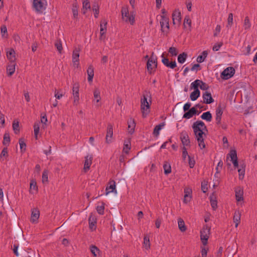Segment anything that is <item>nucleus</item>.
<instances>
[{
	"mask_svg": "<svg viewBox=\"0 0 257 257\" xmlns=\"http://www.w3.org/2000/svg\"><path fill=\"white\" fill-rule=\"evenodd\" d=\"M173 23L174 25H179L181 20V13L179 10H175L172 14Z\"/></svg>",
	"mask_w": 257,
	"mask_h": 257,
	"instance_id": "obj_14",
	"label": "nucleus"
},
{
	"mask_svg": "<svg viewBox=\"0 0 257 257\" xmlns=\"http://www.w3.org/2000/svg\"><path fill=\"white\" fill-rule=\"evenodd\" d=\"M105 191L106 195L108 194L110 192H116L115 190V182L114 181L111 180L109 182V186L106 187Z\"/></svg>",
	"mask_w": 257,
	"mask_h": 257,
	"instance_id": "obj_19",
	"label": "nucleus"
},
{
	"mask_svg": "<svg viewBox=\"0 0 257 257\" xmlns=\"http://www.w3.org/2000/svg\"><path fill=\"white\" fill-rule=\"evenodd\" d=\"M208 52L207 51H203L202 54L198 56L197 58V61L198 63H202L204 61L205 58L207 56Z\"/></svg>",
	"mask_w": 257,
	"mask_h": 257,
	"instance_id": "obj_34",
	"label": "nucleus"
},
{
	"mask_svg": "<svg viewBox=\"0 0 257 257\" xmlns=\"http://www.w3.org/2000/svg\"><path fill=\"white\" fill-rule=\"evenodd\" d=\"M96 224V219L94 217L91 215L89 217V227L91 229L93 230L95 228V226Z\"/></svg>",
	"mask_w": 257,
	"mask_h": 257,
	"instance_id": "obj_39",
	"label": "nucleus"
},
{
	"mask_svg": "<svg viewBox=\"0 0 257 257\" xmlns=\"http://www.w3.org/2000/svg\"><path fill=\"white\" fill-rule=\"evenodd\" d=\"M15 63H11V64L7 66V71L8 76H11L14 73L15 71Z\"/></svg>",
	"mask_w": 257,
	"mask_h": 257,
	"instance_id": "obj_26",
	"label": "nucleus"
},
{
	"mask_svg": "<svg viewBox=\"0 0 257 257\" xmlns=\"http://www.w3.org/2000/svg\"><path fill=\"white\" fill-rule=\"evenodd\" d=\"M189 158V165L191 168H192L194 167L195 165V161L193 159H191L190 157L188 156Z\"/></svg>",
	"mask_w": 257,
	"mask_h": 257,
	"instance_id": "obj_63",
	"label": "nucleus"
},
{
	"mask_svg": "<svg viewBox=\"0 0 257 257\" xmlns=\"http://www.w3.org/2000/svg\"><path fill=\"white\" fill-rule=\"evenodd\" d=\"M92 10L94 13V17L97 18L99 14V7L97 5H94L92 7Z\"/></svg>",
	"mask_w": 257,
	"mask_h": 257,
	"instance_id": "obj_54",
	"label": "nucleus"
},
{
	"mask_svg": "<svg viewBox=\"0 0 257 257\" xmlns=\"http://www.w3.org/2000/svg\"><path fill=\"white\" fill-rule=\"evenodd\" d=\"M168 52L170 54L171 56H176L178 55V50L174 47H171L169 49Z\"/></svg>",
	"mask_w": 257,
	"mask_h": 257,
	"instance_id": "obj_44",
	"label": "nucleus"
},
{
	"mask_svg": "<svg viewBox=\"0 0 257 257\" xmlns=\"http://www.w3.org/2000/svg\"><path fill=\"white\" fill-rule=\"evenodd\" d=\"M200 88L203 90H206L208 89L209 87L208 85L205 82H203L201 80V82H200Z\"/></svg>",
	"mask_w": 257,
	"mask_h": 257,
	"instance_id": "obj_58",
	"label": "nucleus"
},
{
	"mask_svg": "<svg viewBox=\"0 0 257 257\" xmlns=\"http://www.w3.org/2000/svg\"><path fill=\"white\" fill-rule=\"evenodd\" d=\"M90 6L89 4V2L87 0L84 1L83 2V9L84 10L83 13L85 14L86 11L88 9H90Z\"/></svg>",
	"mask_w": 257,
	"mask_h": 257,
	"instance_id": "obj_49",
	"label": "nucleus"
},
{
	"mask_svg": "<svg viewBox=\"0 0 257 257\" xmlns=\"http://www.w3.org/2000/svg\"><path fill=\"white\" fill-rule=\"evenodd\" d=\"M90 250L94 257H100V250L95 245H91L90 246Z\"/></svg>",
	"mask_w": 257,
	"mask_h": 257,
	"instance_id": "obj_24",
	"label": "nucleus"
},
{
	"mask_svg": "<svg viewBox=\"0 0 257 257\" xmlns=\"http://www.w3.org/2000/svg\"><path fill=\"white\" fill-rule=\"evenodd\" d=\"M202 119L206 120L207 121H211L212 119V114L210 111L204 112L201 116Z\"/></svg>",
	"mask_w": 257,
	"mask_h": 257,
	"instance_id": "obj_32",
	"label": "nucleus"
},
{
	"mask_svg": "<svg viewBox=\"0 0 257 257\" xmlns=\"http://www.w3.org/2000/svg\"><path fill=\"white\" fill-rule=\"evenodd\" d=\"M105 203L104 202H101L100 205H98L96 207V210L97 212L101 215L104 214Z\"/></svg>",
	"mask_w": 257,
	"mask_h": 257,
	"instance_id": "obj_41",
	"label": "nucleus"
},
{
	"mask_svg": "<svg viewBox=\"0 0 257 257\" xmlns=\"http://www.w3.org/2000/svg\"><path fill=\"white\" fill-rule=\"evenodd\" d=\"M207 249L205 248H202L201 257H207Z\"/></svg>",
	"mask_w": 257,
	"mask_h": 257,
	"instance_id": "obj_64",
	"label": "nucleus"
},
{
	"mask_svg": "<svg viewBox=\"0 0 257 257\" xmlns=\"http://www.w3.org/2000/svg\"><path fill=\"white\" fill-rule=\"evenodd\" d=\"M191 105V104L189 102H187L184 104L183 106V110L185 112L189 110L190 109V107Z\"/></svg>",
	"mask_w": 257,
	"mask_h": 257,
	"instance_id": "obj_62",
	"label": "nucleus"
},
{
	"mask_svg": "<svg viewBox=\"0 0 257 257\" xmlns=\"http://www.w3.org/2000/svg\"><path fill=\"white\" fill-rule=\"evenodd\" d=\"M186 25H188L189 28L190 29L191 26V21L188 17H185L184 19V26L185 28H186Z\"/></svg>",
	"mask_w": 257,
	"mask_h": 257,
	"instance_id": "obj_53",
	"label": "nucleus"
},
{
	"mask_svg": "<svg viewBox=\"0 0 257 257\" xmlns=\"http://www.w3.org/2000/svg\"><path fill=\"white\" fill-rule=\"evenodd\" d=\"M163 168L164 170V173L168 175L171 172V167L170 163L167 161L164 162L163 165Z\"/></svg>",
	"mask_w": 257,
	"mask_h": 257,
	"instance_id": "obj_33",
	"label": "nucleus"
},
{
	"mask_svg": "<svg viewBox=\"0 0 257 257\" xmlns=\"http://www.w3.org/2000/svg\"><path fill=\"white\" fill-rule=\"evenodd\" d=\"M1 34L3 37L7 38V36H5V34L7 33V28L5 25L2 26L1 28Z\"/></svg>",
	"mask_w": 257,
	"mask_h": 257,
	"instance_id": "obj_55",
	"label": "nucleus"
},
{
	"mask_svg": "<svg viewBox=\"0 0 257 257\" xmlns=\"http://www.w3.org/2000/svg\"><path fill=\"white\" fill-rule=\"evenodd\" d=\"M79 48H75L72 54V61L73 63H78L79 61Z\"/></svg>",
	"mask_w": 257,
	"mask_h": 257,
	"instance_id": "obj_21",
	"label": "nucleus"
},
{
	"mask_svg": "<svg viewBox=\"0 0 257 257\" xmlns=\"http://www.w3.org/2000/svg\"><path fill=\"white\" fill-rule=\"evenodd\" d=\"M160 25L162 32L167 35L169 32V18L165 17L164 15L162 16L161 20H160Z\"/></svg>",
	"mask_w": 257,
	"mask_h": 257,
	"instance_id": "obj_8",
	"label": "nucleus"
},
{
	"mask_svg": "<svg viewBox=\"0 0 257 257\" xmlns=\"http://www.w3.org/2000/svg\"><path fill=\"white\" fill-rule=\"evenodd\" d=\"M19 144L20 146V149L22 152H24L26 150V145L24 142V139L21 138L19 140Z\"/></svg>",
	"mask_w": 257,
	"mask_h": 257,
	"instance_id": "obj_46",
	"label": "nucleus"
},
{
	"mask_svg": "<svg viewBox=\"0 0 257 257\" xmlns=\"http://www.w3.org/2000/svg\"><path fill=\"white\" fill-rule=\"evenodd\" d=\"M93 94H94V97L95 99L96 102L97 103H98V102H99V101L101 99L100 96V92H99V90L97 89H95L94 91Z\"/></svg>",
	"mask_w": 257,
	"mask_h": 257,
	"instance_id": "obj_45",
	"label": "nucleus"
},
{
	"mask_svg": "<svg viewBox=\"0 0 257 257\" xmlns=\"http://www.w3.org/2000/svg\"><path fill=\"white\" fill-rule=\"evenodd\" d=\"M107 23L105 20H101L100 22V37L99 39L101 40H104L105 38L104 34L106 31V25Z\"/></svg>",
	"mask_w": 257,
	"mask_h": 257,
	"instance_id": "obj_11",
	"label": "nucleus"
},
{
	"mask_svg": "<svg viewBox=\"0 0 257 257\" xmlns=\"http://www.w3.org/2000/svg\"><path fill=\"white\" fill-rule=\"evenodd\" d=\"M147 96L143 95L141 99V108L143 117H146L150 112V104L147 100Z\"/></svg>",
	"mask_w": 257,
	"mask_h": 257,
	"instance_id": "obj_2",
	"label": "nucleus"
},
{
	"mask_svg": "<svg viewBox=\"0 0 257 257\" xmlns=\"http://www.w3.org/2000/svg\"><path fill=\"white\" fill-rule=\"evenodd\" d=\"M235 73V69L232 67L225 69L221 73V77L224 80H227L232 77Z\"/></svg>",
	"mask_w": 257,
	"mask_h": 257,
	"instance_id": "obj_9",
	"label": "nucleus"
},
{
	"mask_svg": "<svg viewBox=\"0 0 257 257\" xmlns=\"http://www.w3.org/2000/svg\"><path fill=\"white\" fill-rule=\"evenodd\" d=\"M8 149L7 147L4 148L1 154V158L6 157L8 156Z\"/></svg>",
	"mask_w": 257,
	"mask_h": 257,
	"instance_id": "obj_61",
	"label": "nucleus"
},
{
	"mask_svg": "<svg viewBox=\"0 0 257 257\" xmlns=\"http://www.w3.org/2000/svg\"><path fill=\"white\" fill-rule=\"evenodd\" d=\"M228 155L230 157L231 161H232L234 167L235 168L238 167V163L236 151L234 150H231Z\"/></svg>",
	"mask_w": 257,
	"mask_h": 257,
	"instance_id": "obj_13",
	"label": "nucleus"
},
{
	"mask_svg": "<svg viewBox=\"0 0 257 257\" xmlns=\"http://www.w3.org/2000/svg\"><path fill=\"white\" fill-rule=\"evenodd\" d=\"M223 45V43L222 42H219L218 43H217L215 45H214L213 47V50L214 51H217L219 50V49H220V48Z\"/></svg>",
	"mask_w": 257,
	"mask_h": 257,
	"instance_id": "obj_59",
	"label": "nucleus"
},
{
	"mask_svg": "<svg viewBox=\"0 0 257 257\" xmlns=\"http://www.w3.org/2000/svg\"><path fill=\"white\" fill-rule=\"evenodd\" d=\"M38 189L36 182L35 181H31L30 183V192L32 193V190L37 191Z\"/></svg>",
	"mask_w": 257,
	"mask_h": 257,
	"instance_id": "obj_48",
	"label": "nucleus"
},
{
	"mask_svg": "<svg viewBox=\"0 0 257 257\" xmlns=\"http://www.w3.org/2000/svg\"><path fill=\"white\" fill-rule=\"evenodd\" d=\"M55 46L57 48L58 51L60 53H61V51L62 50V43L60 39L57 40L55 43Z\"/></svg>",
	"mask_w": 257,
	"mask_h": 257,
	"instance_id": "obj_47",
	"label": "nucleus"
},
{
	"mask_svg": "<svg viewBox=\"0 0 257 257\" xmlns=\"http://www.w3.org/2000/svg\"><path fill=\"white\" fill-rule=\"evenodd\" d=\"M16 52L13 49H10L7 50L6 55L7 58L10 60L11 63H15L16 61Z\"/></svg>",
	"mask_w": 257,
	"mask_h": 257,
	"instance_id": "obj_17",
	"label": "nucleus"
},
{
	"mask_svg": "<svg viewBox=\"0 0 257 257\" xmlns=\"http://www.w3.org/2000/svg\"><path fill=\"white\" fill-rule=\"evenodd\" d=\"M113 136V126L111 124L109 123L107 125L106 135V143L109 144L111 142V138Z\"/></svg>",
	"mask_w": 257,
	"mask_h": 257,
	"instance_id": "obj_12",
	"label": "nucleus"
},
{
	"mask_svg": "<svg viewBox=\"0 0 257 257\" xmlns=\"http://www.w3.org/2000/svg\"><path fill=\"white\" fill-rule=\"evenodd\" d=\"M92 157L87 156L85 157V160L83 170L84 172H87L90 169V167L92 164Z\"/></svg>",
	"mask_w": 257,
	"mask_h": 257,
	"instance_id": "obj_20",
	"label": "nucleus"
},
{
	"mask_svg": "<svg viewBox=\"0 0 257 257\" xmlns=\"http://www.w3.org/2000/svg\"><path fill=\"white\" fill-rule=\"evenodd\" d=\"M200 82H201V80H200L197 79L195 80L191 84V89H194V90L198 89V87H200Z\"/></svg>",
	"mask_w": 257,
	"mask_h": 257,
	"instance_id": "obj_40",
	"label": "nucleus"
},
{
	"mask_svg": "<svg viewBox=\"0 0 257 257\" xmlns=\"http://www.w3.org/2000/svg\"><path fill=\"white\" fill-rule=\"evenodd\" d=\"M165 125V122H162L159 124V125H157L153 131V135L156 136L158 137L160 134L159 132L160 131L162 128V127Z\"/></svg>",
	"mask_w": 257,
	"mask_h": 257,
	"instance_id": "obj_29",
	"label": "nucleus"
},
{
	"mask_svg": "<svg viewBox=\"0 0 257 257\" xmlns=\"http://www.w3.org/2000/svg\"><path fill=\"white\" fill-rule=\"evenodd\" d=\"M202 97L204 103L210 104L214 102V99L212 97L211 93L208 91H205L203 93Z\"/></svg>",
	"mask_w": 257,
	"mask_h": 257,
	"instance_id": "obj_15",
	"label": "nucleus"
},
{
	"mask_svg": "<svg viewBox=\"0 0 257 257\" xmlns=\"http://www.w3.org/2000/svg\"><path fill=\"white\" fill-rule=\"evenodd\" d=\"M178 224L179 229L181 231L184 232L186 230L187 228L185 226L184 221L182 218H180L178 219Z\"/></svg>",
	"mask_w": 257,
	"mask_h": 257,
	"instance_id": "obj_31",
	"label": "nucleus"
},
{
	"mask_svg": "<svg viewBox=\"0 0 257 257\" xmlns=\"http://www.w3.org/2000/svg\"><path fill=\"white\" fill-rule=\"evenodd\" d=\"M240 216L241 214L238 210H236L234 213L233 216V221L235 223V227L236 228L240 220Z\"/></svg>",
	"mask_w": 257,
	"mask_h": 257,
	"instance_id": "obj_25",
	"label": "nucleus"
},
{
	"mask_svg": "<svg viewBox=\"0 0 257 257\" xmlns=\"http://www.w3.org/2000/svg\"><path fill=\"white\" fill-rule=\"evenodd\" d=\"M10 142V137L9 133L6 132L4 135V140L3 144L4 146H7L9 145Z\"/></svg>",
	"mask_w": 257,
	"mask_h": 257,
	"instance_id": "obj_37",
	"label": "nucleus"
},
{
	"mask_svg": "<svg viewBox=\"0 0 257 257\" xmlns=\"http://www.w3.org/2000/svg\"><path fill=\"white\" fill-rule=\"evenodd\" d=\"M34 135L36 139H37V136L39 132V125L38 124H35L34 126Z\"/></svg>",
	"mask_w": 257,
	"mask_h": 257,
	"instance_id": "obj_60",
	"label": "nucleus"
},
{
	"mask_svg": "<svg viewBox=\"0 0 257 257\" xmlns=\"http://www.w3.org/2000/svg\"><path fill=\"white\" fill-rule=\"evenodd\" d=\"M79 84L77 82L73 84L72 87V95L73 97V105H77L79 100Z\"/></svg>",
	"mask_w": 257,
	"mask_h": 257,
	"instance_id": "obj_7",
	"label": "nucleus"
},
{
	"mask_svg": "<svg viewBox=\"0 0 257 257\" xmlns=\"http://www.w3.org/2000/svg\"><path fill=\"white\" fill-rule=\"evenodd\" d=\"M199 112H198L197 110L195 108V107H193L190 108L187 111H186L185 113L183 115V118L189 119L191 118L194 115L197 114H199Z\"/></svg>",
	"mask_w": 257,
	"mask_h": 257,
	"instance_id": "obj_16",
	"label": "nucleus"
},
{
	"mask_svg": "<svg viewBox=\"0 0 257 257\" xmlns=\"http://www.w3.org/2000/svg\"><path fill=\"white\" fill-rule=\"evenodd\" d=\"M130 149H131L130 143L129 142H124L123 151L125 153L127 154Z\"/></svg>",
	"mask_w": 257,
	"mask_h": 257,
	"instance_id": "obj_51",
	"label": "nucleus"
},
{
	"mask_svg": "<svg viewBox=\"0 0 257 257\" xmlns=\"http://www.w3.org/2000/svg\"><path fill=\"white\" fill-rule=\"evenodd\" d=\"M233 14L232 13H230L228 15L227 18V24L226 25V27L228 28H230L233 24Z\"/></svg>",
	"mask_w": 257,
	"mask_h": 257,
	"instance_id": "obj_43",
	"label": "nucleus"
},
{
	"mask_svg": "<svg viewBox=\"0 0 257 257\" xmlns=\"http://www.w3.org/2000/svg\"><path fill=\"white\" fill-rule=\"evenodd\" d=\"M210 203L212 208L213 210H215L217 207V202L215 199H213L212 197L210 198Z\"/></svg>",
	"mask_w": 257,
	"mask_h": 257,
	"instance_id": "obj_56",
	"label": "nucleus"
},
{
	"mask_svg": "<svg viewBox=\"0 0 257 257\" xmlns=\"http://www.w3.org/2000/svg\"><path fill=\"white\" fill-rule=\"evenodd\" d=\"M180 139L182 143L185 146L189 145L190 140L187 133L186 132H182L180 134Z\"/></svg>",
	"mask_w": 257,
	"mask_h": 257,
	"instance_id": "obj_18",
	"label": "nucleus"
},
{
	"mask_svg": "<svg viewBox=\"0 0 257 257\" xmlns=\"http://www.w3.org/2000/svg\"><path fill=\"white\" fill-rule=\"evenodd\" d=\"M143 245L146 249H149L150 247V238L148 234H146L144 236Z\"/></svg>",
	"mask_w": 257,
	"mask_h": 257,
	"instance_id": "obj_35",
	"label": "nucleus"
},
{
	"mask_svg": "<svg viewBox=\"0 0 257 257\" xmlns=\"http://www.w3.org/2000/svg\"><path fill=\"white\" fill-rule=\"evenodd\" d=\"M48 181V171L45 170L42 174V182L43 183L47 182Z\"/></svg>",
	"mask_w": 257,
	"mask_h": 257,
	"instance_id": "obj_52",
	"label": "nucleus"
},
{
	"mask_svg": "<svg viewBox=\"0 0 257 257\" xmlns=\"http://www.w3.org/2000/svg\"><path fill=\"white\" fill-rule=\"evenodd\" d=\"M210 228L207 225H204L203 229L200 231V238L204 245L207 243L209 237Z\"/></svg>",
	"mask_w": 257,
	"mask_h": 257,
	"instance_id": "obj_5",
	"label": "nucleus"
},
{
	"mask_svg": "<svg viewBox=\"0 0 257 257\" xmlns=\"http://www.w3.org/2000/svg\"><path fill=\"white\" fill-rule=\"evenodd\" d=\"M33 6L37 12L41 13L45 10L46 4L45 0H33Z\"/></svg>",
	"mask_w": 257,
	"mask_h": 257,
	"instance_id": "obj_6",
	"label": "nucleus"
},
{
	"mask_svg": "<svg viewBox=\"0 0 257 257\" xmlns=\"http://www.w3.org/2000/svg\"><path fill=\"white\" fill-rule=\"evenodd\" d=\"M161 57L162 58V63L166 67L171 69H174L177 66L176 61H174L170 62L169 59L165 56L164 53L162 54Z\"/></svg>",
	"mask_w": 257,
	"mask_h": 257,
	"instance_id": "obj_10",
	"label": "nucleus"
},
{
	"mask_svg": "<svg viewBox=\"0 0 257 257\" xmlns=\"http://www.w3.org/2000/svg\"><path fill=\"white\" fill-rule=\"evenodd\" d=\"M127 123L128 133L132 134L134 132L136 126L135 121L134 119L130 118L127 121Z\"/></svg>",
	"mask_w": 257,
	"mask_h": 257,
	"instance_id": "obj_23",
	"label": "nucleus"
},
{
	"mask_svg": "<svg viewBox=\"0 0 257 257\" xmlns=\"http://www.w3.org/2000/svg\"><path fill=\"white\" fill-rule=\"evenodd\" d=\"M192 128L199 147L201 149H204L205 147L204 138L206 137L204 131H207L205 123L201 120L197 121L194 122Z\"/></svg>",
	"mask_w": 257,
	"mask_h": 257,
	"instance_id": "obj_1",
	"label": "nucleus"
},
{
	"mask_svg": "<svg viewBox=\"0 0 257 257\" xmlns=\"http://www.w3.org/2000/svg\"><path fill=\"white\" fill-rule=\"evenodd\" d=\"M200 92L199 89L194 90L191 93L190 97L192 101L196 100L199 96Z\"/></svg>",
	"mask_w": 257,
	"mask_h": 257,
	"instance_id": "obj_30",
	"label": "nucleus"
},
{
	"mask_svg": "<svg viewBox=\"0 0 257 257\" xmlns=\"http://www.w3.org/2000/svg\"><path fill=\"white\" fill-rule=\"evenodd\" d=\"M147 69L150 73H152L157 66V57L154 55V53H152L150 58L148 59L147 64Z\"/></svg>",
	"mask_w": 257,
	"mask_h": 257,
	"instance_id": "obj_4",
	"label": "nucleus"
},
{
	"mask_svg": "<svg viewBox=\"0 0 257 257\" xmlns=\"http://www.w3.org/2000/svg\"><path fill=\"white\" fill-rule=\"evenodd\" d=\"M243 28L245 31H248L250 29L251 27V24L250 23L249 18L248 17H246L244 19L243 22Z\"/></svg>",
	"mask_w": 257,
	"mask_h": 257,
	"instance_id": "obj_38",
	"label": "nucleus"
},
{
	"mask_svg": "<svg viewBox=\"0 0 257 257\" xmlns=\"http://www.w3.org/2000/svg\"><path fill=\"white\" fill-rule=\"evenodd\" d=\"M13 128L15 132V134H18L19 133V123L18 121L15 122L14 121L13 123Z\"/></svg>",
	"mask_w": 257,
	"mask_h": 257,
	"instance_id": "obj_50",
	"label": "nucleus"
},
{
	"mask_svg": "<svg viewBox=\"0 0 257 257\" xmlns=\"http://www.w3.org/2000/svg\"><path fill=\"white\" fill-rule=\"evenodd\" d=\"M238 172L239 173V179L242 180L244 177L245 170L242 167V168L238 169Z\"/></svg>",
	"mask_w": 257,
	"mask_h": 257,
	"instance_id": "obj_57",
	"label": "nucleus"
},
{
	"mask_svg": "<svg viewBox=\"0 0 257 257\" xmlns=\"http://www.w3.org/2000/svg\"><path fill=\"white\" fill-rule=\"evenodd\" d=\"M235 197L237 201L239 202L243 200V190L238 188L235 190Z\"/></svg>",
	"mask_w": 257,
	"mask_h": 257,
	"instance_id": "obj_28",
	"label": "nucleus"
},
{
	"mask_svg": "<svg viewBox=\"0 0 257 257\" xmlns=\"http://www.w3.org/2000/svg\"><path fill=\"white\" fill-rule=\"evenodd\" d=\"M121 16L122 19L126 22H130L131 25L135 23V15L133 13L129 14L127 7H123L121 9Z\"/></svg>",
	"mask_w": 257,
	"mask_h": 257,
	"instance_id": "obj_3",
	"label": "nucleus"
},
{
	"mask_svg": "<svg viewBox=\"0 0 257 257\" xmlns=\"http://www.w3.org/2000/svg\"><path fill=\"white\" fill-rule=\"evenodd\" d=\"M87 73L88 75V81L91 82L94 76V69L92 65H90L89 66L87 70Z\"/></svg>",
	"mask_w": 257,
	"mask_h": 257,
	"instance_id": "obj_27",
	"label": "nucleus"
},
{
	"mask_svg": "<svg viewBox=\"0 0 257 257\" xmlns=\"http://www.w3.org/2000/svg\"><path fill=\"white\" fill-rule=\"evenodd\" d=\"M187 58V53L183 52L178 55V61L179 63L183 64L185 62Z\"/></svg>",
	"mask_w": 257,
	"mask_h": 257,
	"instance_id": "obj_36",
	"label": "nucleus"
},
{
	"mask_svg": "<svg viewBox=\"0 0 257 257\" xmlns=\"http://www.w3.org/2000/svg\"><path fill=\"white\" fill-rule=\"evenodd\" d=\"M40 216L39 210L37 208H34L32 210L31 221L32 222H35L39 218Z\"/></svg>",
	"mask_w": 257,
	"mask_h": 257,
	"instance_id": "obj_22",
	"label": "nucleus"
},
{
	"mask_svg": "<svg viewBox=\"0 0 257 257\" xmlns=\"http://www.w3.org/2000/svg\"><path fill=\"white\" fill-rule=\"evenodd\" d=\"M224 107L221 104H219L216 110V116H221L223 113V110Z\"/></svg>",
	"mask_w": 257,
	"mask_h": 257,
	"instance_id": "obj_42",
	"label": "nucleus"
}]
</instances>
